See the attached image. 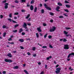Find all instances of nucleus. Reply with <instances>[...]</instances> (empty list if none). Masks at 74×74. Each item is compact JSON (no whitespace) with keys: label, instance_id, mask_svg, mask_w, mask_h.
Masks as SVG:
<instances>
[{"label":"nucleus","instance_id":"1","mask_svg":"<svg viewBox=\"0 0 74 74\" xmlns=\"http://www.w3.org/2000/svg\"><path fill=\"white\" fill-rule=\"evenodd\" d=\"M56 74H59L60 72V70H61V68H57L56 69Z\"/></svg>","mask_w":74,"mask_h":74},{"label":"nucleus","instance_id":"2","mask_svg":"<svg viewBox=\"0 0 74 74\" xmlns=\"http://www.w3.org/2000/svg\"><path fill=\"white\" fill-rule=\"evenodd\" d=\"M44 6L45 7V8H46V9L48 10H49V11H51V8L49 7H48V6H47V4H46V3L44 4Z\"/></svg>","mask_w":74,"mask_h":74},{"label":"nucleus","instance_id":"3","mask_svg":"<svg viewBox=\"0 0 74 74\" xmlns=\"http://www.w3.org/2000/svg\"><path fill=\"white\" fill-rule=\"evenodd\" d=\"M56 29V27L55 26H53V27L52 28L50 29L49 31L50 32H54Z\"/></svg>","mask_w":74,"mask_h":74},{"label":"nucleus","instance_id":"4","mask_svg":"<svg viewBox=\"0 0 74 74\" xmlns=\"http://www.w3.org/2000/svg\"><path fill=\"white\" fill-rule=\"evenodd\" d=\"M4 61L8 63H11V62H12V60L10 59H5Z\"/></svg>","mask_w":74,"mask_h":74},{"label":"nucleus","instance_id":"5","mask_svg":"<svg viewBox=\"0 0 74 74\" xmlns=\"http://www.w3.org/2000/svg\"><path fill=\"white\" fill-rule=\"evenodd\" d=\"M64 49H69V46L68 45H64Z\"/></svg>","mask_w":74,"mask_h":74},{"label":"nucleus","instance_id":"6","mask_svg":"<svg viewBox=\"0 0 74 74\" xmlns=\"http://www.w3.org/2000/svg\"><path fill=\"white\" fill-rule=\"evenodd\" d=\"M23 27L25 28V29H27V24H26V23H24L23 25Z\"/></svg>","mask_w":74,"mask_h":74},{"label":"nucleus","instance_id":"7","mask_svg":"<svg viewBox=\"0 0 74 74\" xmlns=\"http://www.w3.org/2000/svg\"><path fill=\"white\" fill-rule=\"evenodd\" d=\"M8 3H5L4 4V8L5 9H7L8 8Z\"/></svg>","mask_w":74,"mask_h":74},{"label":"nucleus","instance_id":"8","mask_svg":"<svg viewBox=\"0 0 74 74\" xmlns=\"http://www.w3.org/2000/svg\"><path fill=\"white\" fill-rule=\"evenodd\" d=\"M60 6H57L56 8V11H57V12H60V11L59 10V9H60Z\"/></svg>","mask_w":74,"mask_h":74},{"label":"nucleus","instance_id":"9","mask_svg":"<svg viewBox=\"0 0 74 74\" xmlns=\"http://www.w3.org/2000/svg\"><path fill=\"white\" fill-rule=\"evenodd\" d=\"M7 56L8 57H9L10 58H11L12 56V54L11 53H8V54H7Z\"/></svg>","mask_w":74,"mask_h":74},{"label":"nucleus","instance_id":"10","mask_svg":"<svg viewBox=\"0 0 74 74\" xmlns=\"http://www.w3.org/2000/svg\"><path fill=\"white\" fill-rule=\"evenodd\" d=\"M41 27H39L37 28V30L40 32H41L42 31L41 29Z\"/></svg>","mask_w":74,"mask_h":74},{"label":"nucleus","instance_id":"11","mask_svg":"<svg viewBox=\"0 0 74 74\" xmlns=\"http://www.w3.org/2000/svg\"><path fill=\"white\" fill-rule=\"evenodd\" d=\"M30 9L31 11H33V9H34V8L33 7V5H31L30 7Z\"/></svg>","mask_w":74,"mask_h":74},{"label":"nucleus","instance_id":"12","mask_svg":"<svg viewBox=\"0 0 74 74\" xmlns=\"http://www.w3.org/2000/svg\"><path fill=\"white\" fill-rule=\"evenodd\" d=\"M23 32V29L22 28H20L19 30V31H18L19 33H21V32Z\"/></svg>","mask_w":74,"mask_h":74},{"label":"nucleus","instance_id":"13","mask_svg":"<svg viewBox=\"0 0 74 74\" xmlns=\"http://www.w3.org/2000/svg\"><path fill=\"white\" fill-rule=\"evenodd\" d=\"M19 41L21 42H23L24 41V40L23 39H20L19 40Z\"/></svg>","mask_w":74,"mask_h":74},{"label":"nucleus","instance_id":"14","mask_svg":"<svg viewBox=\"0 0 74 74\" xmlns=\"http://www.w3.org/2000/svg\"><path fill=\"white\" fill-rule=\"evenodd\" d=\"M19 68V67L18 66H15L14 68V69H18Z\"/></svg>","mask_w":74,"mask_h":74},{"label":"nucleus","instance_id":"15","mask_svg":"<svg viewBox=\"0 0 74 74\" xmlns=\"http://www.w3.org/2000/svg\"><path fill=\"white\" fill-rule=\"evenodd\" d=\"M58 5H59V6H62V4L60 2L58 3Z\"/></svg>","mask_w":74,"mask_h":74},{"label":"nucleus","instance_id":"16","mask_svg":"<svg viewBox=\"0 0 74 74\" xmlns=\"http://www.w3.org/2000/svg\"><path fill=\"white\" fill-rule=\"evenodd\" d=\"M30 14H28L27 15V16L26 17V19H28L30 17Z\"/></svg>","mask_w":74,"mask_h":74},{"label":"nucleus","instance_id":"17","mask_svg":"<svg viewBox=\"0 0 74 74\" xmlns=\"http://www.w3.org/2000/svg\"><path fill=\"white\" fill-rule=\"evenodd\" d=\"M37 7H35L34 10V12H37Z\"/></svg>","mask_w":74,"mask_h":74},{"label":"nucleus","instance_id":"18","mask_svg":"<svg viewBox=\"0 0 74 74\" xmlns=\"http://www.w3.org/2000/svg\"><path fill=\"white\" fill-rule=\"evenodd\" d=\"M24 72L25 73H26V74H29V73H28V72H27V71L26 70H24Z\"/></svg>","mask_w":74,"mask_h":74},{"label":"nucleus","instance_id":"19","mask_svg":"<svg viewBox=\"0 0 74 74\" xmlns=\"http://www.w3.org/2000/svg\"><path fill=\"white\" fill-rule=\"evenodd\" d=\"M48 35V34H46L44 36V38H47V36Z\"/></svg>","mask_w":74,"mask_h":74},{"label":"nucleus","instance_id":"20","mask_svg":"<svg viewBox=\"0 0 74 74\" xmlns=\"http://www.w3.org/2000/svg\"><path fill=\"white\" fill-rule=\"evenodd\" d=\"M18 26H19V25L18 24H16L14 25V27L15 28H16V27H18Z\"/></svg>","mask_w":74,"mask_h":74},{"label":"nucleus","instance_id":"21","mask_svg":"<svg viewBox=\"0 0 74 74\" xmlns=\"http://www.w3.org/2000/svg\"><path fill=\"white\" fill-rule=\"evenodd\" d=\"M36 36L37 38H38V37H39V35H38V33H36Z\"/></svg>","mask_w":74,"mask_h":74},{"label":"nucleus","instance_id":"22","mask_svg":"<svg viewBox=\"0 0 74 74\" xmlns=\"http://www.w3.org/2000/svg\"><path fill=\"white\" fill-rule=\"evenodd\" d=\"M41 12L42 14H44V9H42L41 10Z\"/></svg>","mask_w":74,"mask_h":74},{"label":"nucleus","instance_id":"23","mask_svg":"<svg viewBox=\"0 0 74 74\" xmlns=\"http://www.w3.org/2000/svg\"><path fill=\"white\" fill-rule=\"evenodd\" d=\"M64 33L65 34H68V32H67L66 31H64Z\"/></svg>","mask_w":74,"mask_h":74},{"label":"nucleus","instance_id":"24","mask_svg":"<svg viewBox=\"0 0 74 74\" xmlns=\"http://www.w3.org/2000/svg\"><path fill=\"white\" fill-rule=\"evenodd\" d=\"M34 0H32L31 2V4H33L34 3Z\"/></svg>","mask_w":74,"mask_h":74},{"label":"nucleus","instance_id":"25","mask_svg":"<svg viewBox=\"0 0 74 74\" xmlns=\"http://www.w3.org/2000/svg\"><path fill=\"white\" fill-rule=\"evenodd\" d=\"M50 14L51 15V16H53V15H54V13L53 12H51L50 13Z\"/></svg>","mask_w":74,"mask_h":74},{"label":"nucleus","instance_id":"26","mask_svg":"<svg viewBox=\"0 0 74 74\" xmlns=\"http://www.w3.org/2000/svg\"><path fill=\"white\" fill-rule=\"evenodd\" d=\"M66 7H67V8H70V6L69 5H66Z\"/></svg>","mask_w":74,"mask_h":74},{"label":"nucleus","instance_id":"27","mask_svg":"<svg viewBox=\"0 0 74 74\" xmlns=\"http://www.w3.org/2000/svg\"><path fill=\"white\" fill-rule=\"evenodd\" d=\"M48 37L49 39H51V38L52 37V36L51 35H49L48 36Z\"/></svg>","mask_w":74,"mask_h":74},{"label":"nucleus","instance_id":"28","mask_svg":"<svg viewBox=\"0 0 74 74\" xmlns=\"http://www.w3.org/2000/svg\"><path fill=\"white\" fill-rule=\"evenodd\" d=\"M21 12H26V10H22Z\"/></svg>","mask_w":74,"mask_h":74},{"label":"nucleus","instance_id":"29","mask_svg":"<svg viewBox=\"0 0 74 74\" xmlns=\"http://www.w3.org/2000/svg\"><path fill=\"white\" fill-rule=\"evenodd\" d=\"M2 27L3 29H5V28H6V27H7V26H6L5 25H3V26Z\"/></svg>","mask_w":74,"mask_h":74},{"label":"nucleus","instance_id":"30","mask_svg":"<svg viewBox=\"0 0 74 74\" xmlns=\"http://www.w3.org/2000/svg\"><path fill=\"white\" fill-rule=\"evenodd\" d=\"M64 11H66L67 12H69V11L67 9H64Z\"/></svg>","mask_w":74,"mask_h":74},{"label":"nucleus","instance_id":"31","mask_svg":"<svg viewBox=\"0 0 74 74\" xmlns=\"http://www.w3.org/2000/svg\"><path fill=\"white\" fill-rule=\"evenodd\" d=\"M10 18H12V13H10L9 15Z\"/></svg>","mask_w":74,"mask_h":74},{"label":"nucleus","instance_id":"32","mask_svg":"<svg viewBox=\"0 0 74 74\" xmlns=\"http://www.w3.org/2000/svg\"><path fill=\"white\" fill-rule=\"evenodd\" d=\"M65 29H66V30H69L70 29H71V28H70V27H65Z\"/></svg>","mask_w":74,"mask_h":74},{"label":"nucleus","instance_id":"33","mask_svg":"<svg viewBox=\"0 0 74 74\" xmlns=\"http://www.w3.org/2000/svg\"><path fill=\"white\" fill-rule=\"evenodd\" d=\"M32 50H33V51H35V50H36V47H34L32 48Z\"/></svg>","mask_w":74,"mask_h":74},{"label":"nucleus","instance_id":"34","mask_svg":"<svg viewBox=\"0 0 74 74\" xmlns=\"http://www.w3.org/2000/svg\"><path fill=\"white\" fill-rule=\"evenodd\" d=\"M18 14H19V13L18 12H16L14 13V15H17Z\"/></svg>","mask_w":74,"mask_h":74},{"label":"nucleus","instance_id":"35","mask_svg":"<svg viewBox=\"0 0 74 74\" xmlns=\"http://www.w3.org/2000/svg\"><path fill=\"white\" fill-rule=\"evenodd\" d=\"M21 2L22 3H25L26 2V0H21Z\"/></svg>","mask_w":74,"mask_h":74},{"label":"nucleus","instance_id":"36","mask_svg":"<svg viewBox=\"0 0 74 74\" xmlns=\"http://www.w3.org/2000/svg\"><path fill=\"white\" fill-rule=\"evenodd\" d=\"M14 2L16 3H19V1H18L16 0L14 1Z\"/></svg>","mask_w":74,"mask_h":74},{"label":"nucleus","instance_id":"37","mask_svg":"<svg viewBox=\"0 0 74 74\" xmlns=\"http://www.w3.org/2000/svg\"><path fill=\"white\" fill-rule=\"evenodd\" d=\"M8 21H10V22H12V19L11 18H8Z\"/></svg>","mask_w":74,"mask_h":74},{"label":"nucleus","instance_id":"38","mask_svg":"<svg viewBox=\"0 0 74 74\" xmlns=\"http://www.w3.org/2000/svg\"><path fill=\"white\" fill-rule=\"evenodd\" d=\"M59 18H63L64 17L62 16H59Z\"/></svg>","mask_w":74,"mask_h":74},{"label":"nucleus","instance_id":"39","mask_svg":"<svg viewBox=\"0 0 74 74\" xmlns=\"http://www.w3.org/2000/svg\"><path fill=\"white\" fill-rule=\"evenodd\" d=\"M63 42H66L67 41V40L65 38H64L63 40Z\"/></svg>","mask_w":74,"mask_h":74},{"label":"nucleus","instance_id":"40","mask_svg":"<svg viewBox=\"0 0 74 74\" xmlns=\"http://www.w3.org/2000/svg\"><path fill=\"white\" fill-rule=\"evenodd\" d=\"M5 36H6V33L5 32L3 34V37H5Z\"/></svg>","mask_w":74,"mask_h":74},{"label":"nucleus","instance_id":"41","mask_svg":"<svg viewBox=\"0 0 74 74\" xmlns=\"http://www.w3.org/2000/svg\"><path fill=\"white\" fill-rule=\"evenodd\" d=\"M13 32L14 33H16V32H18V30H14L13 31Z\"/></svg>","mask_w":74,"mask_h":74},{"label":"nucleus","instance_id":"42","mask_svg":"<svg viewBox=\"0 0 74 74\" xmlns=\"http://www.w3.org/2000/svg\"><path fill=\"white\" fill-rule=\"evenodd\" d=\"M21 34L23 36H24V35H25V33L23 32Z\"/></svg>","mask_w":74,"mask_h":74},{"label":"nucleus","instance_id":"43","mask_svg":"<svg viewBox=\"0 0 74 74\" xmlns=\"http://www.w3.org/2000/svg\"><path fill=\"white\" fill-rule=\"evenodd\" d=\"M6 2H7V1L5 0L2 1L3 3H6Z\"/></svg>","mask_w":74,"mask_h":74},{"label":"nucleus","instance_id":"44","mask_svg":"<svg viewBox=\"0 0 74 74\" xmlns=\"http://www.w3.org/2000/svg\"><path fill=\"white\" fill-rule=\"evenodd\" d=\"M12 22L13 23H17V22L14 21V20H12Z\"/></svg>","mask_w":74,"mask_h":74},{"label":"nucleus","instance_id":"45","mask_svg":"<svg viewBox=\"0 0 74 74\" xmlns=\"http://www.w3.org/2000/svg\"><path fill=\"white\" fill-rule=\"evenodd\" d=\"M27 54L28 55H29V56L31 55V54H30V53L29 52H28Z\"/></svg>","mask_w":74,"mask_h":74},{"label":"nucleus","instance_id":"46","mask_svg":"<svg viewBox=\"0 0 74 74\" xmlns=\"http://www.w3.org/2000/svg\"><path fill=\"white\" fill-rule=\"evenodd\" d=\"M47 47L46 46H43L42 47V48H47Z\"/></svg>","mask_w":74,"mask_h":74},{"label":"nucleus","instance_id":"47","mask_svg":"<svg viewBox=\"0 0 74 74\" xmlns=\"http://www.w3.org/2000/svg\"><path fill=\"white\" fill-rule=\"evenodd\" d=\"M49 47L50 48H53V47L52 46V45H49Z\"/></svg>","mask_w":74,"mask_h":74},{"label":"nucleus","instance_id":"48","mask_svg":"<svg viewBox=\"0 0 74 74\" xmlns=\"http://www.w3.org/2000/svg\"><path fill=\"white\" fill-rule=\"evenodd\" d=\"M0 18H1V19H2V18H3V16L2 15H0Z\"/></svg>","mask_w":74,"mask_h":74},{"label":"nucleus","instance_id":"49","mask_svg":"<svg viewBox=\"0 0 74 74\" xmlns=\"http://www.w3.org/2000/svg\"><path fill=\"white\" fill-rule=\"evenodd\" d=\"M71 55H73V56H74V53H70Z\"/></svg>","mask_w":74,"mask_h":74},{"label":"nucleus","instance_id":"50","mask_svg":"<svg viewBox=\"0 0 74 74\" xmlns=\"http://www.w3.org/2000/svg\"><path fill=\"white\" fill-rule=\"evenodd\" d=\"M20 48H21V49H24V47L22 46H20Z\"/></svg>","mask_w":74,"mask_h":74},{"label":"nucleus","instance_id":"51","mask_svg":"<svg viewBox=\"0 0 74 74\" xmlns=\"http://www.w3.org/2000/svg\"><path fill=\"white\" fill-rule=\"evenodd\" d=\"M64 16H68V15H66V13H64Z\"/></svg>","mask_w":74,"mask_h":74},{"label":"nucleus","instance_id":"52","mask_svg":"<svg viewBox=\"0 0 74 74\" xmlns=\"http://www.w3.org/2000/svg\"><path fill=\"white\" fill-rule=\"evenodd\" d=\"M43 25L44 26H47V24L45 23H44L43 24Z\"/></svg>","mask_w":74,"mask_h":74},{"label":"nucleus","instance_id":"53","mask_svg":"<svg viewBox=\"0 0 74 74\" xmlns=\"http://www.w3.org/2000/svg\"><path fill=\"white\" fill-rule=\"evenodd\" d=\"M2 73L3 74H6V72L5 71H3V72Z\"/></svg>","mask_w":74,"mask_h":74},{"label":"nucleus","instance_id":"54","mask_svg":"<svg viewBox=\"0 0 74 74\" xmlns=\"http://www.w3.org/2000/svg\"><path fill=\"white\" fill-rule=\"evenodd\" d=\"M50 22L51 23H52V22H53V20L51 19L50 20Z\"/></svg>","mask_w":74,"mask_h":74},{"label":"nucleus","instance_id":"55","mask_svg":"<svg viewBox=\"0 0 74 74\" xmlns=\"http://www.w3.org/2000/svg\"><path fill=\"white\" fill-rule=\"evenodd\" d=\"M45 68L46 69H48V68H47V64H45Z\"/></svg>","mask_w":74,"mask_h":74},{"label":"nucleus","instance_id":"56","mask_svg":"<svg viewBox=\"0 0 74 74\" xmlns=\"http://www.w3.org/2000/svg\"><path fill=\"white\" fill-rule=\"evenodd\" d=\"M70 56H71V54H69L68 56V58H69L70 57Z\"/></svg>","mask_w":74,"mask_h":74},{"label":"nucleus","instance_id":"57","mask_svg":"<svg viewBox=\"0 0 74 74\" xmlns=\"http://www.w3.org/2000/svg\"><path fill=\"white\" fill-rule=\"evenodd\" d=\"M31 20V18L29 17V18L28 19L27 21H30V20Z\"/></svg>","mask_w":74,"mask_h":74},{"label":"nucleus","instance_id":"58","mask_svg":"<svg viewBox=\"0 0 74 74\" xmlns=\"http://www.w3.org/2000/svg\"><path fill=\"white\" fill-rule=\"evenodd\" d=\"M65 3H69V2L67 1H65Z\"/></svg>","mask_w":74,"mask_h":74},{"label":"nucleus","instance_id":"59","mask_svg":"<svg viewBox=\"0 0 74 74\" xmlns=\"http://www.w3.org/2000/svg\"><path fill=\"white\" fill-rule=\"evenodd\" d=\"M8 41H11V40H12V39H11V38H9L8 39Z\"/></svg>","mask_w":74,"mask_h":74},{"label":"nucleus","instance_id":"60","mask_svg":"<svg viewBox=\"0 0 74 74\" xmlns=\"http://www.w3.org/2000/svg\"><path fill=\"white\" fill-rule=\"evenodd\" d=\"M33 57H36V54H34L33 55Z\"/></svg>","mask_w":74,"mask_h":74},{"label":"nucleus","instance_id":"61","mask_svg":"<svg viewBox=\"0 0 74 74\" xmlns=\"http://www.w3.org/2000/svg\"><path fill=\"white\" fill-rule=\"evenodd\" d=\"M44 72L43 71H42L41 72L40 74H44Z\"/></svg>","mask_w":74,"mask_h":74},{"label":"nucleus","instance_id":"62","mask_svg":"<svg viewBox=\"0 0 74 74\" xmlns=\"http://www.w3.org/2000/svg\"><path fill=\"white\" fill-rule=\"evenodd\" d=\"M25 31L27 32H29V29H27L25 30Z\"/></svg>","mask_w":74,"mask_h":74},{"label":"nucleus","instance_id":"63","mask_svg":"<svg viewBox=\"0 0 74 74\" xmlns=\"http://www.w3.org/2000/svg\"><path fill=\"white\" fill-rule=\"evenodd\" d=\"M27 25H28V26H31V24H30V23H27Z\"/></svg>","mask_w":74,"mask_h":74},{"label":"nucleus","instance_id":"64","mask_svg":"<svg viewBox=\"0 0 74 74\" xmlns=\"http://www.w3.org/2000/svg\"><path fill=\"white\" fill-rule=\"evenodd\" d=\"M30 5L29 4H27V7H30Z\"/></svg>","mask_w":74,"mask_h":74}]
</instances>
